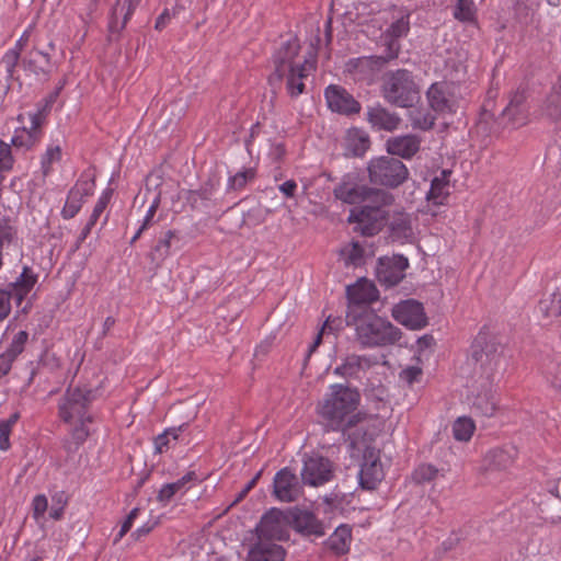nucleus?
Returning <instances> with one entry per match:
<instances>
[{"instance_id":"f257e3e1","label":"nucleus","mask_w":561,"mask_h":561,"mask_svg":"<svg viewBox=\"0 0 561 561\" xmlns=\"http://www.w3.org/2000/svg\"><path fill=\"white\" fill-rule=\"evenodd\" d=\"M300 50L297 38L291 37L283 43L273 57L274 73L270 77V83L274 84L286 78V90L291 98L300 95L305 90L304 79L314 69V60L304 58L296 61Z\"/></svg>"},{"instance_id":"f03ea898","label":"nucleus","mask_w":561,"mask_h":561,"mask_svg":"<svg viewBox=\"0 0 561 561\" xmlns=\"http://www.w3.org/2000/svg\"><path fill=\"white\" fill-rule=\"evenodd\" d=\"M345 321L354 328L356 340L364 347L387 346L401 339L400 329L370 310L352 308L346 312Z\"/></svg>"},{"instance_id":"7ed1b4c3","label":"nucleus","mask_w":561,"mask_h":561,"mask_svg":"<svg viewBox=\"0 0 561 561\" xmlns=\"http://www.w3.org/2000/svg\"><path fill=\"white\" fill-rule=\"evenodd\" d=\"M359 402V393L342 385H333L331 392L319 403L318 413L334 431H343L355 426L359 413H355Z\"/></svg>"},{"instance_id":"20e7f679","label":"nucleus","mask_w":561,"mask_h":561,"mask_svg":"<svg viewBox=\"0 0 561 561\" xmlns=\"http://www.w3.org/2000/svg\"><path fill=\"white\" fill-rule=\"evenodd\" d=\"M350 450L353 458H363L358 472L359 484L363 489L374 490L383 479V469L379 459V450L374 444V437L364 426L348 433Z\"/></svg>"},{"instance_id":"39448f33","label":"nucleus","mask_w":561,"mask_h":561,"mask_svg":"<svg viewBox=\"0 0 561 561\" xmlns=\"http://www.w3.org/2000/svg\"><path fill=\"white\" fill-rule=\"evenodd\" d=\"M503 347L495 336L480 331L471 345L467 364L472 366V378L494 380L502 364Z\"/></svg>"},{"instance_id":"423d86ee","label":"nucleus","mask_w":561,"mask_h":561,"mask_svg":"<svg viewBox=\"0 0 561 561\" xmlns=\"http://www.w3.org/2000/svg\"><path fill=\"white\" fill-rule=\"evenodd\" d=\"M410 30V22L408 16H401L396 20L389 28L382 34V41L386 46L385 54L380 56H365L353 59L348 62L350 67L355 70H377L383 67L389 60L398 57L400 44L398 39L408 34Z\"/></svg>"},{"instance_id":"0eeeda50","label":"nucleus","mask_w":561,"mask_h":561,"mask_svg":"<svg viewBox=\"0 0 561 561\" xmlns=\"http://www.w3.org/2000/svg\"><path fill=\"white\" fill-rule=\"evenodd\" d=\"M382 95L392 105L411 107L420 99V89L410 71L399 69L383 76Z\"/></svg>"},{"instance_id":"6e6552de","label":"nucleus","mask_w":561,"mask_h":561,"mask_svg":"<svg viewBox=\"0 0 561 561\" xmlns=\"http://www.w3.org/2000/svg\"><path fill=\"white\" fill-rule=\"evenodd\" d=\"M333 193L337 199L350 205L359 203L393 204L394 201L391 193L360 184L353 174L345 175L342 182L335 186Z\"/></svg>"},{"instance_id":"1a4fd4ad","label":"nucleus","mask_w":561,"mask_h":561,"mask_svg":"<svg viewBox=\"0 0 561 561\" xmlns=\"http://www.w3.org/2000/svg\"><path fill=\"white\" fill-rule=\"evenodd\" d=\"M367 170L371 183L390 188L400 186L409 176L405 164L392 156L371 159Z\"/></svg>"},{"instance_id":"9d476101","label":"nucleus","mask_w":561,"mask_h":561,"mask_svg":"<svg viewBox=\"0 0 561 561\" xmlns=\"http://www.w3.org/2000/svg\"><path fill=\"white\" fill-rule=\"evenodd\" d=\"M94 399V392L87 387H69L58 404L59 417L66 423L92 422L88 409Z\"/></svg>"},{"instance_id":"9b49d317","label":"nucleus","mask_w":561,"mask_h":561,"mask_svg":"<svg viewBox=\"0 0 561 561\" xmlns=\"http://www.w3.org/2000/svg\"><path fill=\"white\" fill-rule=\"evenodd\" d=\"M391 204L367 203L360 208L352 209L348 221L354 224V231L363 236L371 237L377 234L389 218L386 209Z\"/></svg>"},{"instance_id":"f8f14e48","label":"nucleus","mask_w":561,"mask_h":561,"mask_svg":"<svg viewBox=\"0 0 561 561\" xmlns=\"http://www.w3.org/2000/svg\"><path fill=\"white\" fill-rule=\"evenodd\" d=\"M428 104L438 114H455L461 107L458 88L450 82H435L426 93Z\"/></svg>"},{"instance_id":"ddd939ff","label":"nucleus","mask_w":561,"mask_h":561,"mask_svg":"<svg viewBox=\"0 0 561 561\" xmlns=\"http://www.w3.org/2000/svg\"><path fill=\"white\" fill-rule=\"evenodd\" d=\"M35 283L36 276L25 266L15 282L10 283L7 289H0V321L9 316L11 299H14L16 305L20 306Z\"/></svg>"},{"instance_id":"4468645a","label":"nucleus","mask_w":561,"mask_h":561,"mask_svg":"<svg viewBox=\"0 0 561 561\" xmlns=\"http://www.w3.org/2000/svg\"><path fill=\"white\" fill-rule=\"evenodd\" d=\"M493 381L473 379L468 399L471 410L477 415L492 416L496 410L497 403L494 397Z\"/></svg>"},{"instance_id":"2eb2a0df","label":"nucleus","mask_w":561,"mask_h":561,"mask_svg":"<svg viewBox=\"0 0 561 561\" xmlns=\"http://www.w3.org/2000/svg\"><path fill=\"white\" fill-rule=\"evenodd\" d=\"M391 314L396 321L412 330L422 329L427 324L423 305L414 299L394 305Z\"/></svg>"},{"instance_id":"dca6fc26","label":"nucleus","mask_w":561,"mask_h":561,"mask_svg":"<svg viewBox=\"0 0 561 561\" xmlns=\"http://www.w3.org/2000/svg\"><path fill=\"white\" fill-rule=\"evenodd\" d=\"M332 476V463L328 458L312 455L305 459L301 470V480L305 484L319 486L330 481Z\"/></svg>"},{"instance_id":"f3484780","label":"nucleus","mask_w":561,"mask_h":561,"mask_svg":"<svg viewBox=\"0 0 561 561\" xmlns=\"http://www.w3.org/2000/svg\"><path fill=\"white\" fill-rule=\"evenodd\" d=\"M408 266V259L403 255L381 257L376 270L377 279L386 287L396 286L403 279Z\"/></svg>"},{"instance_id":"a211bd4d","label":"nucleus","mask_w":561,"mask_h":561,"mask_svg":"<svg viewBox=\"0 0 561 561\" xmlns=\"http://www.w3.org/2000/svg\"><path fill=\"white\" fill-rule=\"evenodd\" d=\"M302 493L298 477L288 468L279 470L273 481V494L282 502L290 503L299 499Z\"/></svg>"},{"instance_id":"6ab92c4d","label":"nucleus","mask_w":561,"mask_h":561,"mask_svg":"<svg viewBox=\"0 0 561 561\" xmlns=\"http://www.w3.org/2000/svg\"><path fill=\"white\" fill-rule=\"evenodd\" d=\"M375 255L373 244L367 241H350L339 250V259L346 267H358Z\"/></svg>"},{"instance_id":"aec40b11","label":"nucleus","mask_w":561,"mask_h":561,"mask_svg":"<svg viewBox=\"0 0 561 561\" xmlns=\"http://www.w3.org/2000/svg\"><path fill=\"white\" fill-rule=\"evenodd\" d=\"M348 299V310L358 308L359 310H368L367 305L378 299V290L375 285L367 279H360L357 283L346 287Z\"/></svg>"},{"instance_id":"412c9836","label":"nucleus","mask_w":561,"mask_h":561,"mask_svg":"<svg viewBox=\"0 0 561 561\" xmlns=\"http://www.w3.org/2000/svg\"><path fill=\"white\" fill-rule=\"evenodd\" d=\"M325 99L328 106L341 114L358 113L359 103L342 87L330 85L325 89Z\"/></svg>"},{"instance_id":"4be33fe9","label":"nucleus","mask_w":561,"mask_h":561,"mask_svg":"<svg viewBox=\"0 0 561 561\" xmlns=\"http://www.w3.org/2000/svg\"><path fill=\"white\" fill-rule=\"evenodd\" d=\"M219 180L215 176L209 178L198 190L186 192L185 199L194 209H201L215 205L217 203V187Z\"/></svg>"},{"instance_id":"5701e85b","label":"nucleus","mask_w":561,"mask_h":561,"mask_svg":"<svg viewBox=\"0 0 561 561\" xmlns=\"http://www.w3.org/2000/svg\"><path fill=\"white\" fill-rule=\"evenodd\" d=\"M257 540L274 542L286 539L287 530L277 512L265 514L256 526Z\"/></svg>"},{"instance_id":"b1692460","label":"nucleus","mask_w":561,"mask_h":561,"mask_svg":"<svg viewBox=\"0 0 561 561\" xmlns=\"http://www.w3.org/2000/svg\"><path fill=\"white\" fill-rule=\"evenodd\" d=\"M46 108L38 110L36 113L30 114L31 126L30 128H23L19 134H15L12 138V144L15 147L31 148L38 140L41 135V126L45 119Z\"/></svg>"},{"instance_id":"393cba45","label":"nucleus","mask_w":561,"mask_h":561,"mask_svg":"<svg viewBox=\"0 0 561 561\" xmlns=\"http://www.w3.org/2000/svg\"><path fill=\"white\" fill-rule=\"evenodd\" d=\"M421 139L415 135H403L391 137L386 142V148L389 154L398 156L403 159H410L419 150Z\"/></svg>"},{"instance_id":"a878e982","label":"nucleus","mask_w":561,"mask_h":561,"mask_svg":"<svg viewBox=\"0 0 561 561\" xmlns=\"http://www.w3.org/2000/svg\"><path fill=\"white\" fill-rule=\"evenodd\" d=\"M293 527L297 533L304 536L321 537L325 534L322 522L309 511H296L293 515Z\"/></svg>"},{"instance_id":"bb28decb","label":"nucleus","mask_w":561,"mask_h":561,"mask_svg":"<svg viewBox=\"0 0 561 561\" xmlns=\"http://www.w3.org/2000/svg\"><path fill=\"white\" fill-rule=\"evenodd\" d=\"M284 548L272 540H257L249 550L248 561H284Z\"/></svg>"},{"instance_id":"cd10ccee","label":"nucleus","mask_w":561,"mask_h":561,"mask_svg":"<svg viewBox=\"0 0 561 561\" xmlns=\"http://www.w3.org/2000/svg\"><path fill=\"white\" fill-rule=\"evenodd\" d=\"M367 119L370 125L378 130L392 131L400 124V117L398 115L390 113L380 105L368 108Z\"/></svg>"},{"instance_id":"c85d7f7f","label":"nucleus","mask_w":561,"mask_h":561,"mask_svg":"<svg viewBox=\"0 0 561 561\" xmlns=\"http://www.w3.org/2000/svg\"><path fill=\"white\" fill-rule=\"evenodd\" d=\"M140 1L141 0H117L112 10L110 30L112 32H121L126 26Z\"/></svg>"},{"instance_id":"c756f323","label":"nucleus","mask_w":561,"mask_h":561,"mask_svg":"<svg viewBox=\"0 0 561 561\" xmlns=\"http://www.w3.org/2000/svg\"><path fill=\"white\" fill-rule=\"evenodd\" d=\"M503 117L506 118L514 128L527 123L525 94L523 92H516L512 96L510 103L503 111Z\"/></svg>"},{"instance_id":"7c9ffc66","label":"nucleus","mask_w":561,"mask_h":561,"mask_svg":"<svg viewBox=\"0 0 561 561\" xmlns=\"http://www.w3.org/2000/svg\"><path fill=\"white\" fill-rule=\"evenodd\" d=\"M376 363L369 357L353 354L347 356L344 363L335 368L334 373L347 378L358 377L362 371L370 368Z\"/></svg>"},{"instance_id":"2f4dec72","label":"nucleus","mask_w":561,"mask_h":561,"mask_svg":"<svg viewBox=\"0 0 561 561\" xmlns=\"http://www.w3.org/2000/svg\"><path fill=\"white\" fill-rule=\"evenodd\" d=\"M516 454L517 450L513 446L493 449L486 454L484 462L488 470H506L513 465Z\"/></svg>"},{"instance_id":"473e14b6","label":"nucleus","mask_w":561,"mask_h":561,"mask_svg":"<svg viewBox=\"0 0 561 561\" xmlns=\"http://www.w3.org/2000/svg\"><path fill=\"white\" fill-rule=\"evenodd\" d=\"M450 171L443 170L439 176H435L431 182V188L427 193V199L436 205L444 204L450 192L449 175Z\"/></svg>"},{"instance_id":"72a5a7b5","label":"nucleus","mask_w":561,"mask_h":561,"mask_svg":"<svg viewBox=\"0 0 561 561\" xmlns=\"http://www.w3.org/2000/svg\"><path fill=\"white\" fill-rule=\"evenodd\" d=\"M352 531L347 525H340L328 538L325 545L335 554H344L350 549Z\"/></svg>"},{"instance_id":"f704fd0d","label":"nucleus","mask_w":561,"mask_h":561,"mask_svg":"<svg viewBox=\"0 0 561 561\" xmlns=\"http://www.w3.org/2000/svg\"><path fill=\"white\" fill-rule=\"evenodd\" d=\"M542 115L551 121L561 119V75L558 78L557 83L548 94L542 107Z\"/></svg>"},{"instance_id":"c9c22d12","label":"nucleus","mask_w":561,"mask_h":561,"mask_svg":"<svg viewBox=\"0 0 561 561\" xmlns=\"http://www.w3.org/2000/svg\"><path fill=\"white\" fill-rule=\"evenodd\" d=\"M370 140L368 135L358 129L352 128L345 137V148L353 156H363L369 148Z\"/></svg>"},{"instance_id":"e433bc0d","label":"nucleus","mask_w":561,"mask_h":561,"mask_svg":"<svg viewBox=\"0 0 561 561\" xmlns=\"http://www.w3.org/2000/svg\"><path fill=\"white\" fill-rule=\"evenodd\" d=\"M389 227L396 238H408L412 234L411 216L402 210L394 211L390 218Z\"/></svg>"},{"instance_id":"4c0bfd02","label":"nucleus","mask_w":561,"mask_h":561,"mask_svg":"<svg viewBox=\"0 0 561 561\" xmlns=\"http://www.w3.org/2000/svg\"><path fill=\"white\" fill-rule=\"evenodd\" d=\"M187 427V423H183L179 426H173L164 430L163 433L159 434L153 443H154V451L158 454H162L171 447L172 440H178L180 434L183 433Z\"/></svg>"},{"instance_id":"58836bf2","label":"nucleus","mask_w":561,"mask_h":561,"mask_svg":"<svg viewBox=\"0 0 561 561\" xmlns=\"http://www.w3.org/2000/svg\"><path fill=\"white\" fill-rule=\"evenodd\" d=\"M196 479V474L195 472L193 471H190L187 472L186 474H184L181 479H179L178 481L175 482H172V483H168V484H164L159 493H158V501L162 502V503H167L169 502L176 492L181 491L182 489L185 488V485L195 480Z\"/></svg>"},{"instance_id":"ea45409f","label":"nucleus","mask_w":561,"mask_h":561,"mask_svg":"<svg viewBox=\"0 0 561 561\" xmlns=\"http://www.w3.org/2000/svg\"><path fill=\"white\" fill-rule=\"evenodd\" d=\"M26 65L34 73H46L50 69L49 54L35 49L31 51Z\"/></svg>"},{"instance_id":"a19ab883","label":"nucleus","mask_w":561,"mask_h":561,"mask_svg":"<svg viewBox=\"0 0 561 561\" xmlns=\"http://www.w3.org/2000/svg\"><path fill=\"white\" fill-rule=\"evenodd\" d=\"M474 430V422L468 416L458 417L453 425L454 437L460 442H468Z\"/></svg>"},{"instance_id":"79ce46f5","label":"nucleus","mask_w":561,"mask_h":561,"mask_svg":"<svg viewBox=\"0 0 561 561\" xmlns=\"http://www.w3.org/2000/svg\"><path fill=\"white\" fill-rule=\"evenodd\" d=\"M84 195H87V193H82L79 190L70 191L66 204L62 208V216L66 219L73 218L79 213Z\"/></svg>"},{"instance_id":"37998d69","label":"nucleus","mask_w":561,"mask_h":561,"mask_svg":"<svg viewBox=\"0 0 561 561\" xmlns=\"http://www.w3.org/2000/svg\"><path fill=\"white\" fill-rule=\"evenodd\" d=\"M412 126L423 130L430 129L434 126L435 117L427 111L413 110L410 113Z\"/></svg>"},{"instance_id":"c03bdc74","label":"nucleus","mask_w":561,"mask_h":561,"mask_svg":"<svg viewBox=\"0 0 561 561\" xmlns=\"http://www.w3.org/2000/svg\"><path fill=\"white\" fill-rule=\"evenodd\" d=\"M67 503L68 496L64 491H58L54 493L51 496L49 516L55 520H59L64 515V511L65 507L67 506Z\"/></svg>"},{"instance_id":"a18cd8bd","label":"nucleus","mask_w":561,"mask_h":561,"mask_svg":"<svg viewBox=\"0 0 561 561\" xmlns=\"http://www.w3.org/2000/svg\"><path fill=\"white\" fill-rule=\"evenodd\" d=\"M439 474V470L432 465H421L413 472V480L416 483H426L435 480Z\"/></svg>"},{"instance_id":"49530a36","label":"nucleus","mask_w":561,"mask_h":561,"mask_svg":"<svg viewBox=\"0 0 561 561\" xmlns=\"http://www.w3.org/2000/svg\"><path fill=\"white\" fill-rule=\"evenodd\" d=\"M454 16L459 21H471L474 16V5L473 2L470 0H458Z\"/></svg>"},{"instance_id":"de8ad7c7","label":"nucleus","mask_w":561,"mask_h":561,"mask_svg":"<svg viewBox=\"0 0 561 561\" xmlns=\"http://www.w3.org/2000/svg\"><path fill=\"white\" fill-rule=\"evenodd\" d=\"M174 237V232L169 230L164 233V237L160 239L153 249V260H163L170 251L171 239Z\"/></svg>"},{"instance_id":"09e8293b","label":"nucleus","mask_w":561,"mask_h":561,"mask_svg":"<svg viewBox=\"0 0 561 561\" xmlns=\"http://www.w3.org/2000/svg\"><path fill=\"white\" fill-rule=\"evenodd\" d=\"M61 158V148L60 146H51L48 147L45 154L42 158V168L44 174H47L50 170V165L54 162L59 161Z\"/></svg>"},{"instance_id":"8fccbe9b","label":"nucleus","mask_w":561,"mask_h":561,"mask_svg":"<svg viewBox=\"0 0 561 561\" xmlns=\"http://www.w3.org/2000/svg\"><path fill=\"white\" fill-rule=\"evenodd\" d=\"M342 321L341 319H331V317H329L327 319V321L324 322V324L322 325L320 332L318 333V335L316 336L313 343L311 344L310 348H309V352L312 353L316 351V348L320 345L321 341H322V335L327 332H331V331H334V330H337L339 327L341 325Z\"/></svg>"},{"instance_id":"3c124183","label":"nucleus","mask_w":561,"mask_h":561,"mask_svg":"<svg viewBox=\"0 0 561 561\" xmlns=\"http://www.w3.org/2000/svg\"><path fill=\"white\" fill-rule=\"evenodd\" d=\"M253 178L254 172L252 169L240 171L229 179L228 185L232 190H238L243 187L247 184V182L249 180H252Z\"/></svg>"},{"instance_id":"603ef678","label":"nucleus","mask_w":561,"mask_h":561,"mask_svg":"<svg viewBox=\"0 0 561 561\" xmlns=\"http://www.w3.org/2000/svg\"><path fill=\"white\" fill-rule=\"evenodd\" d=\"M13 167V157L9 144L0 140V171H9Z\"/></svg>"},{"instance_id":"864d4df0","label":"nucleus","mask_w":561,"mask_h":561,"mask_svg":"<svg viewBox=\"0 0 561 561\" xmlns=\"http://www.w3.org/2000/svg\"><path fill=\"white\" fill-rule=\"evenodd\" d=\"M540 307L548 317L561 316V291L553 294L550 306H547L546 301H541Z\"/></svg>"},{"instance_id":"5fc2aeb1","label":"nucleus","mask_w":561,"mask_h":561,"mask_svg":"<svg viewBox=\"0 0 561 561\" xmlns=\"http://www.w3.org/2000/svg\"><path fill=\"white\" fill-rule=\"evenodd\" d=\"M27 336L25 331L18 332L7 352L16 358L23 352Z\"/></svg>"},{"instance_id":"6e6d98bb","label":"nucleus","mask_w":561,"mask_h":561,"mask_svg":"<svg viewBox=\"0 0 561 561\" xmlns=\"http://www.w3.org/2000/svg\"><path fill=\"white\" fill-rule=\"evenodd\" d=\"M33 517L35 520H39L44 517L45 512L48 508L47 497L43 494H38L33 499L32 502Z\"/></svg>"},{"instance_id":"4d7b16f0","label":"nucleus","mask_w":561,"mask_h":561,"mask_svg":"<svg viewBox=\"0 0 561 561\" xmlns=\"http://www.w3.org/2000/svg\"><path fill=\"white\" fill-rule=\"evenodd\" d=\"M422 376V368L419 366H408L402 369L399 374L400 380L404 381L408 385H412L415 381H419Z\"/></svg>"},{"instance_id":"13d9d810","label":"nucleus","mask_w":561,"mask_h":561,"mask_svg":"<svg viewBox=\"0 0 561 561\" xmlns=\"http://www.w3.org/2000/svg\"><path fill=\"white\" fill-rule=\"evenodd\" d=\"M79 425L72 430V439L75 444V448H78L90 435L89 430L85 424L90 423L88 420H83V422H78Z\"/></svg>"},{"instance_id":"bf43d9fd","label":"nucleus","mask_w":561,"mask_h":561,"mask_svg":"<svg viewBox=\"0 0 561 561\" xmlns=\"http://www.w3.org/2000/svg\"><path fill=\"white\" fill-rule=\"evenodd\" d=\"M160 204V193H154L152 196V202L147 210V214L145 216V219L141 224L142 229H147L152 221L153 216L156 215V211Z\"/></svg>"},{"instance_id":"052dcab7","label":"nucleus","mask_w":561,"mask_h":561,"mask_svg":"<svg viewBox=\"0 0 561 561\" xmlns=\"http://www.w3.org/2000/svg\"><path fill=\"white\" fill-rule=\"evenodd\" d=\"M111 194L112 192L111 191H106L102 194V196L99 198L98 203L95 204L94 208H93V211L91 214V218L92 219H96L99 220L100 216L103 214V211L105 210L110 199H111Z\"/></svg>"},{"instance_id":"680f3d73","label":"nucleus","mask_w":561,"mask_h":561,"mask_svg":"<svg viewBox=\"0 0 561 561\" xmlns=\"http://www.w3.org/2000/svg\"><path fill=\"white\" fill-rule=\"evenodd\" d=\"M138 513H139V508H137V507L133 508L130 511V513L128 514V516L126 517V519L124 520V523H123V525L121 527V530H119V533L117 535L116 540L123 538L125 536V534L130 529V527H131L135 518L137 517Z\"/></svg>"},{"instance_id":"e2e57ef3","label":"nucleus","mask_w":561,"mask_h":561,"mask_svg":"<svg viewBox=\"0 0 561 561\" xmlns=\"http://www.w3.org/2000/svg\"><path fill=\"white\" fill-rule=\"evenodd\" d=\"M20 50L18 49H11L4 55L2 62L5 65V68L9 73H12L13 68L18 62Z\"/></svg>"},{"instance_id":"0e129e2a","label":"nucleus","mask_w":561,"mask_h":561,"mask_svg":"<svg viewBox=\"0 0 561 561\" xmlns=\"http://www.w3.org/2000/svg\"><path fill=\"white\" fill-rule=\"evenodd\" d=\"M14 359L15 357L7 351L0 355V377L5 376L10 371Z\"/></svg>"},{"instance_id":"69168bd1","label":"nucleus","mask_w":561,"mask_h":561,"mask_svg":"<svg viewBox=\"0 0 561 561\" xmlns=\"http://www.w3.org/2000/svg\"><path fill=\"white\" fill-rule=\"evenodd\" d=\"M11 428L8 427V424L0 423V449L8 450L10 448V434Z\"/></svg>"},{"instance_id":"338daca9","label":"nucleus","mask_w":561,"mask_h":561,"mask_svg":"<svg viewBox=\"0 0 561 561\" xmlns=\"http://www.w3.org/2000/svg\"><path fill=\"white\" fill-rule=\"evenodd\" d=\"M176 14V9H173V11L171 12L169 9H165L157 19L156 21V30H163L167 24L169 23V21L172 19V16H174Z\"/></svg>"},{"instance_id":"774afa93","label":"nucleus","mask_w":561,"mask_h":561,"mask_svg":"<svg viewBox=\"0 0 561 561\" xmlns=\"http://www.w3.org/2000/svg\"><path fill=\"white\" fill-rule=\"evenodd\" d=\"M278 188L286 197H293L295 195L297 184L294 180H288L280 184Z\"/></svg>"}]
</instances>
